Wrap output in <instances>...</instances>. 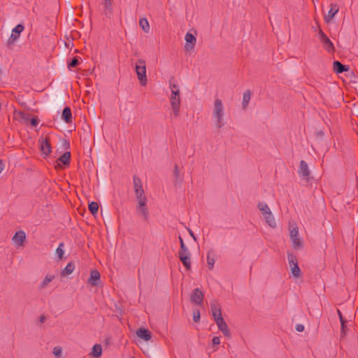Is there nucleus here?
I'll return each instance as SVG.
<instances>
[{"label":"nucleus","instance_id":"5701e85b","mask_svg":"<svg viewBox=\"0 0 358 358\" xmlns=\"http://www.w3.org/2000/svg\"><path fill=\"white\" fill-rule=\"evenodd\" d=\"M70 159L71 152L69 151H66L58 158L57 161L62 163L64 166H68L70 164Z\"/></svg>","mask_w":358,"mask_h":358},{"label":"nucleus","instance_id":"39448f33","mask_svg":"<svg viewBox=\"0 0 358 358\" xmlns=\"http://www.w3.org/2000/svg\"><path fill=\"white\" fill-rule=\"evenodd\" d=\"M318 38L322 43L324 48L328 52H333L335 50L334 45L328 36L320 29L318 31Z\"/></svg>","mask_w":358,"mask_h":358},{"label":"nucleus","instance_id":"9b49d317","mask_svg":"<svg viewBox=\"0 0 358 358\" xmlns=\"http://www.w3.org/2000/svg\"><path fill=\"white\" fill-rule=\"evenodd\" d=\"M25 239V232L22 230L17 231L12 238V241L17 248L22 246Z\"/></svg>","mask_w":358,"mask_h":358},{"label":"nucleus","instance_id":"603ef678","mask_svg":"<svg viewBox=\"0 0 358 358\" xmlns=\"http://www.w3.org/2000/svg\"><path fill=\"white\" fill-rule=\"evenodd\" d=\"M40 322L43 323L45 321V317L44 315H41L39 318Z\"/></svg>","mask_w":358,"mask_h":358},{"label":"nucleus","instance_id":"cd10ccee","mask_svg":"<svg viewBox=\"0 0 358 358\" xmlns=\"http://www.w3.org/2000/svg\"><path fill=\"white\" fill-rule=\"evenodd\" d=\"M250 98H251V92L250 90H246L243 93V96L242 105H243V108H245L248 106V105L250 102Z\"/></svg>","mask_w":358,"mask_h":358},{"label":"nucleus","instance_id":"a19ab883","mask_svg":"<svg viewBox=\"0 0 358 358\" xmlns=\"http://www.w3.org/2000/svg\"><path fill=\"white\" fill-rule=\"evenodd\" d=\"M220 331L222 332V334L225 336H227V337L230 336L231 334H230V331H229L228 327H226L225 328L221 329Z\"/></svg>","mask_w":358,"mask_h":358},{"label":"nucleus","instance_id":"72a5a7b5","mask_svg":"<svg viewBox=\"0 0 358 358\" xmlns=\"http://www.w3.org/2000/svg\"><path fill=\"white\" fill-rule=\"evenodd\" d=\"M136 197L138 200V206H143L146 204L147 199L144 194L142 196L136 195Z\"/></svg>","mask_w":358,"mask_h":358},{"label":"nucleus","instance_id":"1a4fd4ad","mask_svg":"<svg viewBox=\"0 0 358 358\" xmlns=\"http://www.w3.org/2000/svg\"><path fill=\"white\" fill-rule=\"evenodd\" d=\"M299 175L305 179L306 181H309L310 177V170L308 169V164L304 160H301L299 164Z\"/></svg>","mask_w":358,"mask_h":358},{"label":"nucleus","instance_id":"a878e982","mask_svg":"<svg viewBox=\"0 0 358 358\" xmlns=\"http://www.w3.org/2000/svg\"><path fill=\"white\" fill-rule=\"evenodd\" d=\"M91 355L95 358H99L102 355V347L99 344H95L92 347Z\"/></svg>","mask_w":358,"mask_h":358},{"label":"nucleus","instance_id":"e433bc0d","mask_svg":"<svg viewBox=\"0 0 358 358\" xmlns=\"http://www.w3.org/2000/svg\"><path fill=\"white\" fill-rule=\"evenodd\" d=\"M79 64V60L76 57H74L70 62L68 63V67L69 69L74 68Z\"/></svg>","mask_w":358,"mask_h":358},{"label":"nucleus","instance_id":"aec40b11","mask_svg":"<svg viewBox=\"0 0 358 358\" xmlns=\"http://www.w3.org/2000/svg\"><path fill=\"white\" fill-rule=\"evenodd\" d=\"M104 13L106 17H110L113 15L112 1L103 0Z\"/></svg>","mask_w":358,"mask_h":358},{"label":"nucleus","instance_id":"a18cd8bd","mask_svg":"<svg viewBox=\"0 0 358 358\" xmlns=\"http://www.w3.org/2000/svg\"><path fill=\"white\" fill-rule=\"evenodd\" d=\"M212 342H213V344L214 345H217L220 343V337L218 336H215L213 337V340H212Z\"/></svg>","mask_w":358,"mask_h":358},{"label":"nucleus","instance_id":"58836bf2","mask_svg":"<svg viewBox=\"0 0 358 358\" xmlns=\"http://www.w3.org/2000/svg\"><path fill=\"white\" fill-rule=\"evenodd\" d=\"M179 241H180V250H182L183 251H186V249H187V247L185 245L183 239L181 238V236H179Z\"/></svg>","mask_w":358,"mask_h":358},{"label":"nucleus","instance_id":"4be33fe9","mask_svg":"<svg viewBox=\"0 0 358 358\" xmlns=\"http://www.w3.org/2000/svg\"><path fill=\"white\" fill-rule=\"evenodd\" d=\"M137 212L140 214L141 216L143 217L145 220H148L149 219V211L148 207L145 205L143 206H137Z\"/></svg>","mask_w":358,"mask_h":358},{"label":"nucleus","instance_id":"2f4dec72","mask_svg":"<svg viewBox=\"0 0 358 358\" xmlns=\"http://www.w3.org/2000/svg\"><path fill=\"white\" fill-rule=\"evenodd\" d=\"M216 322V324L219 329V330H221V329L225 328L227 327V323L225 322L224 318L222 317H220V318L217 317V320L215 321Z\"/></svg>","mask_w":358,"mask_h":358},{"label":"nucleus","instance_id":"a211bd4d","mask_svg":"<svg viewBox=\"0 0 358 358\" xmlns=\"http://www.w3.org/2000/svg\"><path fill=\"white\" fill-rule=\"evenodd\" d=\"M55 278V275L48 274L43 278V280L38 285L39 289H45L54 279Z\"/></svg>","mask_w":358,"mask_h":358},{"label":"nucleus","instance_id":"c03bdc74","mask_svg":"<svg viewBox=\"0 0 358 358\" xmlns=\"http://www.w3.org/2000/svg\"><path fill=\"white\" fill-rule=\"evenodd\" d=\"M62 147H63L64 149L67 150V149H69V147H70V143H69V142L66 139H62Z\"/></svg>","mask_w":358,"mask_h":358},{"label":"nucleus","instance_id":"ddd939ff","mask_svg":"<svg viewBox=\"0 0 358 358\" xmlns=\"http://www.w3.org/2000/svg\"><path fill=\"white\" fill-rule=\"evenodd\" d=\"M185 40L187 43V44L185 46L186 50H189L194 47L196 38L193 34L189 32L187 33L185 36Z\"/></svg>","mask_w":358,"mask_h":358},{"label":"nucleus","instance_id":"f704fd0d","mask_svg":"<svg viewBox=\"0 0 358 358\" xmlns=\"http://www.w3.org/2000/svg\"><path fill=\"white\" fill-rule=\"evenodd\" d=\"M299 234L298 228L296 227H293L289 229V236L290 238L297 237Z\"/></svg>","mask_w":358,"mask_h":358},{"label":"nucleus","instance_id":"c756f323","mask_svg":"<svg viewBox=\"0 0 358 358\" xmlns=\"http://www.w3.org/2000/svg\"><path fill=\"white\" fill-rule=\"evenodd\" d=\"M64 243H60L59 244V246L56 249V255L58 256L59 259H61L63 258V256L64 255Z\"/></svg>","mask_w":358,"mask_h":358},{"label":"nucleus","instance_id":"2eb2a0df","mask_svg":"<svg viewBox=\"0 0 358 358\" xmlns=\"http://www.w3.org/2000/svg\"><path fill=\"white\" fill-rule=\"evenodd\" d=\"M339 8L337 4L336 3H331V8L328 11V14L325 16L324 19L326 22L331 21L333 17L335 16V15L338 12Z\"/></svg>","mask_w":358,"mask_h":358},{"label":"nucleus","instance_id":"4468645a","mask_svg":"<svg viewBox=\"0 0 358 358\" xmlns=\"http://www.w3.org/2000/svg\"><path fill=\"white\" fill-rule=\"evenodd\" d=\"M100 282L99 272L97 270H92L90 273V277L88 279V283L92 286H97Z\"/></svg>","mask_w":358,"mask_h":358},{"label":"nucleus","instance_id":"0eeeda50","mask_svg":"<svg viewBox=\"0 0 358 358\" xmlns=\"http://www.w3.org/2000/svg\"><path fill=\"white\" fill-rule=\"evenodd\" d=\"M24 29V26L21 24H17L13 29L11 35L7 41L8 47L10 48L20 38V34Z\"/></svg>","mask_w":358,"mask_h":358},{"label":"nucleus","instance_id":"79ce46f5","mask_svg":"<svg viewBox=\"0 0 358 358\" xmlns=\"http://www.w3.org/2000/svg\"><path fill=\"white\" fill-rule=\"evenodd\" d=\"M53 354L55 356H59L62 354V349L59 347H55L53 348Z\"/></svg>","mask_w":358,"mask_h":358},{"label":"nucleus","instance_id":"f03ea898","mask_svg":"<svg viewBox=\"0 0 358 358\" xmlns=\"http://www.w3.org/2000/svg\"><path fill=\"white\" fill-rule=\"evenodd\" d=\"M224 105L220 99H215L214 101L213 116L215 120L216 126L217 128H222L224 125L223 121L224 117Z\"/></svg>","mask_w":358,"mask_h":358},{"label":"nucleus","instance_id":"09e8293b","mask_svg":"<svg viewBox=\"0 0 358 358\" xmlns=\"http://www.w3.org/2000/svg\"><path fill=\"white\" fill-rule=\"evenodd\" d=\"M339 320L341 324V330L343 331V324H345L346 321L345 320L343 316H341V317H339Z\"/></svg>","mask_w":358,"mask_h":358},{"label":"nucleus","instance_id":"6e6552de","mask_svg":"<svg viewBox=\"0 0 358 358\" xmlns=\"http://www.w3.org/2000/svg\"><path fill=\"white\" fill-rule=\"evenodd\" d=\"M190 300L192 303L199 306L201 305L203 301V294L202 291L199 288L194 289L190 296Z\"/></svg>","mask_w":358,"mask_h":358},{"label":"nucleus","instance_id":"5fc2aeb1","mask_svg":"<svg viewBox=\"0 0 358 358\" xmlns=\"http://www.w3.org/2000/svg\"><path fill=\"white\" fill-rule=\"evenodd\" d=\"M337 313H338V317H341V316H343V315H342V313H341V312L340 311V310H339V309H338V310H337Z\"/></svg>","mask_w":358,"mask_h":358},{"label":"nucleus","instance_id":"dca6fc26","mask_svg":"<svg viewBox=\"0 0 358 358\" xmlns=\"http://www.w3.org/2000/svg\"><path fill=\"white\" fill-rule=\"evenodd\" d=\"M136 334L139 338L143 339L145 341H148L152 338L151 332L144 328H140L138 330H137Z\"/></svg>","mask_w":358,"mask_h":358},{"label":"nucleus","instance_id":"f3484780","mask_svg":"<svg viewBox=\"0 0 358 358\" xmlns=\"http://www.w3.org/2000/svg\"><path fill=\"white\" fill-rule=\"evenodd\" d=\"M334 71L336 73H342L349 69V66L341 64L339 61H334L333 63Z\"/></svg>","mask_w":358,"mask_h":358},{"label":"nucleus","instance_id":"ea45409f","mask_svg":"<svg viewBox=\"0 0 358 358\" xmlns=\"http://www.w3.org/2000/svg\"><path fill=\"white\" fill-rule=\"evenodd\" d=\"M181 255H186V256H191V254H190V252L189 250L187 249H186V251H183L182 250H180L178 251V257H181Z\"/></svg>","mask_w":358,"mask_h":358},{"label":"nucleus","instance_id":"9d476101","mask_svg":"<svg viewBox=\"0 0 358 358\" xmlns=\"http://www.w3.org/2000/svg\"><path fill=\"white\" fill-rule=\"evenodd\" d=\"M41 152L45 156H48L51 152V145L48 138H41L39 139Z\"/></svg>","mask_w":358,"mask_h":358},{"label":"nucleus","instance_id":"6e6d98bb","mask_svg":"<svg viewBox=\"0 0 358 358\" xmlns=\"http://www.w3.org/2000/svg\"><path fill=\"white\" fill-rule=\"evenodd\" d=\"M131 358H134V357H131Z\"/></svg>","mask_w":358,"mask_h":358},{"label":"nucleus","instance_id":"393cba45","mask_svg":"<svg viewBox=\"0 0 358 358\" xmlns=\"http://www.w3.org/2000/svg\"><path fill=\"white\" fill-rule=\"evenodd\" d=\"M210 308L215 321L217 320V317H222L220 308L217 307L215 304H211Z\"/></svg>","mask_w":358,"mask_h":358},{"label":"nucleus","instance_id":"3c124183","mask_svg":"<svg viewBox=\"0 0 358 358\" xmlns=\"http://www.w3.org/2000/svg\"><path fill=\"white\" fill-rule=\"evenodd\" d=\"M188 231H189V235L193 238V239L194 241H196V238L195 235L194 234V233L192 232V231L191 229H188Z\"/></svg>","mask_w":358,"mask_h":358},{"label":"nucleus","instance_id":"c85d7f7f","mask_svg":"<svg viewBox=\"0 0 358 358\" xmlns=\"http://www.w3.org/2000/svg\"><path fill=\"white\" fill-rule=\"evenodd\" d=\"M139 25L141 29L145 32L148 33L150 31L149 22L146 18H141L139 20Z\"/></svg>","mask_w":358,"mask_h":358},{"label":"nucleus","instance_id":"864d4df0","mask_svg":"<svg viewBox=\"0 0 358 358\" xmlns=\"http://www.w3.org/2000/svg\"><path fill=\"white\" fill-rule=\"evenodd\" d=\"M345 324H343V331L341 330V334L343 335L345 334Z\"/></svg>","mask_w":358,"mask_h":358},{"label":"nucleus","instance_id":"473e14b6","mask_svg":"<svg viewBox=\"0 0 358 358\" xmlns=\"http://www.w3.org/2000/svg\"><path fill=\"white\" fill-rule=\"evenodd\" d=\"M291 241L294 249H298L299 248L301 247V241L298 236L291 238Z\"/></svg>","mask_w":358,"mask_h":358},{"label":"nucleus","instance_id":"49530a36","mask_svg":"<svg viewBox=\"0 0 358 358\" xmlns=\"http://www.w3.org/2000/svg\"><path fill=\"white\" fill-rule=\"evenodd\" d=\"M296 330L299 332H302L304 330V326L301 324H298L296 326Z\"/></svg>","mask_w":358,"mask_h":358},{"label":"nucleus","instance_id":"bb28decb","mask_svg":"<svg viewBox=\"0 0 358 358\" xmlns=\"http://www.w3.org/2000/svg\"><path fill=\"white\" fill-rule=\"evenodd\" d=\"M181 261L184 266L187 270H189L191 268V259L190 256L181 255V257H178Z\"/></svg>","mask_w":358,"mask_h":358},{"label":"nucleus","instance_id":"6ab92c4d","mask_svg":"<svg viewBox=\"0 0 358 358\" xmlns=\"http://www.w3.org/2000/svg\"><path fill=\"white\" fill-rule=\"evenodd\" d=\"M206 262L208 268L212 270L215 262V252L213 250H210L208 252Z\"/></svg>","mask_w":358,"mask_h":358},{"label":"nucleus","instance_id":"f257e3e1","mask_svg":"<svg viewBox=\"0 0 358 358\" xmlns=\"http://www.w3.org/2000/svg\"><path fill=\"white\" fill-rule=\"evenodd\" d=\"M171 95L170 98L171 106L173 109V115L176 117L180 115V97L179 86L175 83H170Z\"/></svg>","mask_w":358,"mask_h":358},{"label":"nucleus","instance_id":"423d86ee","mask_svg":"<svg viewBox=\"0 0 358 358\" xmlns=\"http://www.w3.org/2000/svg\"><path fill=\"white\" fill-rule=\"evenodd\" d=\"M287 259L292 275L296 278H299L301 275V270L298 266L296 257L292 253H288Z\"/></svg>","mask_w":358,"mask_h":358},{"label":"nucleus","instance_id":"b1692460","mask_svg":"<svg viewBox=\"0 0 358 358\" xmlns=\"http://www.w3.org/2000/svg\"><path fill=\"white\" fill-rule=\"evenodd\" d=\"M75 269V265L73 262H69L67 264V265L65 266V268L62 271L61 275L62 276H66L73 273V271Z\"/></svg>","mask_w":358,"mask_h":358},{"label":"nucleus","instance_id":"412c9836","mask_svg":"<svg viewBox=\"0 0 358 358\" xmlns=\"http://www.w3.org/2000/svg\"><path fill=\"white\" fill-rule=\"evenodd\" d=\"M62 118L66 123H70L72 121V114L69 107H65L64 108Z\"/></svg>","mask_w":358,"mask_h":358},{"label":"nucleus","instance_id":"20e7f679","mask_svg":"<svg viewBox=\"0 0 358 358\" xmlns=\"http://www.w3.org/2000/svg\"><path fill=\"white\" fill-rule=\"evenodd\" d=\"M259 210L262 212L266 222L272 228L276 227V223L273 215L268 206L264 202H259L257 205Z\"/></svg>","mask_w":358,"mask_h":358},{"label":"nucleus","instance_id":"c9c22d12","mask_svg":"<svg viewBox=\"0 0 358 358\" xmlns=\"http://www.w3.org/2000/svg\"><path fill=\"white\" fill-rule=\"evenodd\" d=\"M200 311L198 309H195L193 310V320L194 322L197 323L200 321Z\"/></svg>","mask_w":358,"mask_h":358},{"label":"nucleus","instance_id":"7ed1b4c3","mask_svg":"<svg viewBox=\"0 0 358 358\" xmlns=\"http://www.w3.org/2000/svg\"><path fill=\"white\" fill-rule=\"evenodd\" d=\"M135 71L141 85L145 86L147 84L148 78L146 74V64L144 59H137L135 64Z\"/></svg>","mask_w":358,"mask_h":358},{"label":"nucleus","instance_id":"de8ad7c7","mask_svg":"<svg viewBox=\"0 0 358 358\" xmlns=\"http://www.w3.org/2000/svg\"><path fill=\"white\" fill-rule=\"evenodd\" d=\"M339 320L341 324V330L343 331V324H345L346 321L345 320L343 316H341V317H339Z\"/></svg>","mask_w":358,"mask_h":358},{"label":"nucleus","instance_id":"f8f14e48","mask_svg":"<svg viewBox=\"0 0 358 358\" xmlns=\"http://www.w3.org/2000/svg\"><path fill=\"white\" fill-rule=\"evenodd\" d=\"M133 182L135 190V195L142 196L144 194V190L143 189V184L139 177L134 175L133 176Z\"/></svg>","mask_w":358,"mask_h":358},{"label":"nucleus","instance_id":"37998d69","mask_svg":"<svg viewBox=\"0 0 358 358\" xmlns=\"http://www.w3.org/2000/svg\"><path fill=\"white\" fill-rule=\"evenodd\" d=\"M173 176L176 178V179H178L180 176L179 170H178V166L177 164L174 166V171H173Z\"/></svg>","mask_w":358,"mask_h":358},{"label":"nucleus","instance_id":"4c0bfd02","mask_svg":"<svg viewBox=\"0 0 358 358\" xmlns=\"http://www.w3.org/2000/svg\"><path fill=\"white\" fill-rule=\"evenodd\" d=\"M30 123L32 127H36L39 123V119L35 116L31 119Z\"/></svg>","mask_w":358,"mask_h":358},{"label":"nucleus","instance_id":"8fccbe9b","mask_svg":"<svg viewBox=\"0 0 358 358\" xmlns=\"http://www.w3.org/2000/svg\"><path fill=\"white\" fill-rule=\"evenodd\" d=\"M4 169V164L1 159H0V173L3 171Z\"/></svg>","mask_w":358,"mask_h":358},{"label":"nucleus","instance_id":"7c9ffc66","mask_svg":"<svg viewBox=\"0 0 358 358\" xmlns=\"http://www.w3.org/2000/svg\"><path fill=\"white\" fill-rule=\"evenodd\" d=\"M88 208L92 215H95L98 212L99 205L96 202L92 201L91 203H89Z\"/></svg>","mask_w":358,"mask_h":358}]
</instances>
